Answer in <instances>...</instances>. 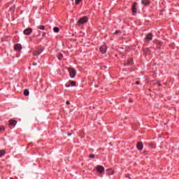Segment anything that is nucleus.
I'll list each match as a JSON object with an SVG mask.
<instances>
[{
  "instance_id": "nucleus-1",
  "label": "nucleus",
  "mask_w": 179,
  "mask_h": 179,
  "mask_svg": "<svg viewBox=\"0 0 179 179\" xmlns=\"http://www.w3.org/2000/svg\"><path fill=\"white\" fill-rule=\"evenodd\" d=\"M68 71L69 72L70 74V78L73 79L75 76H76V70L72 67L68 68Z\"/></svg>"
},
{
  "instance_id": "nucleus-2",
  "label": "nucleus",
  "mask_w": 179,
  "mask_h": 179,
  "mask_svg": "<svg viewBox=\"0 0 179 179\" xmlns=\"http://www.w3.org/2000/svg\"><path fill=\"white\" fill-rule=\"evenodd\" d=\"M94 170H96L100 174H103L104 173V167H103V166L98 165Z\"/></svg>"
},
{
  "instance_id": "nucleus-3",
  "label": "nucleus",
  "mask_w": 179,
  "mask_h": 179,
  "mask_svg": "<svg viewBox=\"0 0 179 179\" xmlns=\"http://www.w3.org/2000/svg\"><path fill=\"white\" fill-rule=\"evenodd\" d=\"M152 38L153 34L152 33H150L145 36V43H150V41H152Z\"/></svg>"
},
{
  "instance_id": "nucleus-4",
  "label": "nucleus",
  "mask_w": 179,
  "mask_h": 179,
  "mask_svg": "<svg viewBox=\"0 0 179 179\" xmlns=\"http://www.w3.org/2000/svg\"><path fill=\"white\" fill-rule=\"evenodd\" d=\"M78 24H85L87 23V17H83L78 21Z\"/></svg>"
},
{
  "instance_id": "nucleus-5",
  "label": "nucleus",
  "mask_w": 179,
  "mask_h": 179,
  "mask_svg": "<svg viewBox=\"0 0 179 179\" xmlns=\"http://www.w3.org/2000/svg\"><path fill=\"white\" fill-rule=\"evenodd\" d=\"M23 33L24 34H25V36H30V34L33 33V29L27 28L26 29L24 30Z\"/></svg>"
},
{
  "instance_id": "nucleus-6",
  "label": "nucleus",
  "mask_w": 179,
  "mask_h": 179,
  "mask_svg": "<svg viewBox=\"0 0 179 179\" xmlns=\"http://www.w3.org/2000/svg\"><path fill=\"white\" fill-rule=\"evenodd\" d=\"M100 52L101 54H106L107 52V46L106 45H103L100 48Z\"/></svg>"
},
{
  "instance_id": "nucleus-7",
  "label": "nucleus",
  "mask_w": 179,
  "mask_h": 179,
  "mask_svg": "<svg viewBox=\"0 0 179 179\" xmlns=\"http://www.w3.org/2000/svg\"><path fill=\"white\" fill-rule=\"evenodd\" d=\"M14 50H15V51H17L18 52L22 51V45L19 43L15 45Z\"/></svg>"
},
{
  "instance_id": "nucleus-8",
  "label": "nucleus",
  "mask_w": 179,
  "mask_h": 179,
  "mask_svg": "<svg viewBox=\"0 0 179 179\" xmlns=\"http://www.w3.org/2000/svg\"><path fill=\"white\" fill-rule=\"evenodd\" d=\"M137 149H138V150H142V149H143V143L141 142L137 143Z\"/></svg>"
},
{
  "instance_id": "nucleus-9",
  "label": "nucleus",
  "mask_w": 179,
  "mask_h": 179,
  "mask_svg": "<svg viewBox=\"0 0 179 179\" xmlns=\"http://www.w3.org/2000/svg\"><path fill=\"white\" fill-rule=\"evenodd\" d=\"M131 10H132L133 13H136V3H134L132 8H131Z\"/></svg>"
},
{
  "instance_id": "nucleus-10",
  "label": "nucleus",
  "mask_w": 179,
  "mask_h": 179,
  "mask_svg": "<svg viewBox=\"0 0 179 179\" xmlns=\"http://www.w3.org/2000/svg\"><path fill=\"white\" fill-rule=\"evenodd\" d=\"M41 52H43V50L41 49L37 50L34 52V55H40Z\"/></svg>"
},
{
  "instance_id": "nucleus-11",
  "label": "nucleus",
  "mask_w": 179,
  "mask_h": 179,
  "mask_svg": "<svg viewBox=\"0 0 179 179\" xmlns=\"http://www.w3.org/2000/svg\"><path fill=\"white\" fill-rule=\"evenodd\" d=\"M141 3L143 5L146 6V5H149V3H150V2L149 1V0H142Z\"/></svg>"
},
{
  "instance_id": "nucleus-12",
  "label": "nucleus",
  "mask_w": 179,
  "mask_h": 179,
  "mask_svg": "<svg viewBox=\"0 0 179 179\" xmlns=\"http://www.w3.org/2000/svg\"><path fill=\"white\" fill-rule=\"evenodd\" d=\"M17 122L15 120H10L9 125H12V127H15L16 125Z\"/></svg>"
},
{
  "instance_id": "nucleus-13",
  "label": "nucleus",
  "mask_w": 179,
  "mask_h": 179,
  "mask_svg": "<svg viewBox=\"0 0 179 179\" xmlns=\"http://www.w3.org/2000/svg\"><path fill=\"white\" fill-rule=\"evenodd\" d=\"M107 174H108V176H111V175L114 174V171H113V169H108Z\"/></svg>"
},
{
  "instance_id": "nucleus-14",
  "label": "nucleus",
  "mask_w": 179,
  "mask_h": 179,
  "mask_svg": "<svg viewBox=\"0 0 179 179\" xmlns=\"http://www.w3.org/2000/svg\"><path fill=\"white\" fill-rule=\"evenodd\" d=\"M40 30H45V27L44 25H39L37 27Z\"/></svg>"
},
{
  "instance_id": "nucleus-15",
  "label": "nucleus",
  "mask_w": 179,
  "mask_h": 179,
  "mask_svg": "<svg viewBox=\"0 0 179 179\" xmlns=\"http://www.w3.org/2000/svg\"><path fill=\"white\" fill-rule=\"evenodd\" d=\"M5 150H0V157H2V156H5Z\"/></svg>"
},
{
  "instance_id": "nucleus-16",
  "label": "nucleus",
  "mask_w": 179,
  "mask_h": 179,
  "mask_svg": "<svg viewBox=\"0 0 179 179\" xmlns=\"http://www.w3.org/2000/svg\"><path fill=\"white\" fill-rule=\"evenodd\" d=\"M53 31H55V33H59V28L55 27L53 28Z\"/></svg>"
},
{
  "instance_id": "nucleus-17",
  "label": "nucleus",
  "mask_w": 179,
  "mask_h": 179,
  "mask_svg": "<svg viewBox=\"0 0 179 179\" xmlns=\"http://www.w3.org/2000/svg\"><path fill=\"white\" fill-rule=\"evenodd\" d=\"M132 62H133L132 59H129L127 60V65H132Z\"/></svg>"
},
{
  "instance_id": "nucleus-18",
  "label": "nucleus",
  "mask_w": 179,
  "mask_h": 179,
  "mask_svg": "<svg viewBox=\"0 0 179 179\" xmlns=\"http://www.w3.org/2000/svg\"><path fill=\"white\" fill-rule=\"evenodd\" d=\"M5 131V126H0V132Z\"/></svg>"
},
{
  "instance_id": "nucleus-19",
  "label": "nucleus",
  "mask_w": 179,
  "mask_h": 179,
  "mask_svg": "<svg viewBox=\"0 0 179 179\" xmlns=\"http://www.w3.org/2000/svg\"><path fill=\"white\" fill-rule=\"evenodd\" d=\"M29 91H28V90H24V96H29Z\"/></svg>"
},
{
  "instance_id": "nucleus-20",
  "label": "nucleus",
  "mask_w": 179,
  "mask_h": 179,
  "mask_svg": "<svg viewBox=\"0 0 179 179\" xmlns=\"http://www.w3.org/2000/svg\"><path fill=\"white\" fill-rule=\"evenodd\" d=\"M82 2V0H76V4L79 5Z\"/></svg>"
},
{
  "instance_id": "nucleus-21",
  "label": "nucleus",
  "mask_w": 179,
  "mask_h": 179,
  "mask_svg": "<svg viewBox=\"0 0 179 179\" xmlns=\"http://www.w3.org/2000/svg\"><path fill=\"white\" fill-rule=\"evenodd\" d=\"M69 83L71 85V86H75L76 85V83L74 81H69Z\"/></svg>"
},
{
  "instance_id": "nucleus-22",
  "label": "nucleus",
  "mask_w": 179,
  "mask_h": 179,
  "mask_svg": "<svg viewBox=\"0 0 179 179\" xmlns=\"http://www.w3.org/2000/svg\"><path fill=\"white\" fill-rule=\"evenodd\" d=\"M62 54H59L57 57H58V59H62Z\"/></svg>"
},
{
  "instance_id": "nucleus-23",
  "label": "nucleus",
  "mask_w": 179,
  "mask_h": 179,
  "mask_svg": "<svg viewBox=\"0 0 179 179\" xmlns=\"http://www.w3.org/2000/svg\"><path fill=\"white\" fill-rule=\"evenodd\" d=\"M90 157L91 159H94V155H93V154L90 155Z\"/></svg>"
},
{
  "instance_id": "nucleus-24",
  "label": "nucleus",
  "mask_w": 179,
  "mask_h": 179,
  "mask_svg": "<svg viewBox=\"0 0 179 179\" xmlns=\"http://www.w3.org/2000/svg\"><path fill=\"white\" fill-rule=\"evenodd\" d=\"M66 104L67 106H69V104H71V102H69V101H67L66 102Z\"/></svg>"
},
{
  "instance_id": "nucleus-25",
  "label": "nucleus",
  "mask_w": 179,
  "mask_h": 179,
  "mask_svg": "<svg viewBox=\"0 0 179 179\" xmlns=\"http://www.w3.org/2000/svg\"><path fill=\"white\" fill-rule=\"evenodd\" d=\"M136 85H141V82L136 81Z\"/></svg>"
},
{
  "instance_id": "nucleus-26",
  "label": "nucleus",
  "mask_w": 179,
  "mask_h": 179,
  "mask_svg": "<svg viewBox=\"0 0 179 179\" xmlns=\"http://www.w3.org/2000/svg\"><path fill=\"white\" fill-rule=\"evenodd\" d=\"M118 33H120V30H117L115 33V34H118Z\"/></svg>"
},
{
  "instance_id": "nucleus-27",
  "label": "nucleus",
  "mask_w": 179,
  "mask_h": 179,
  "mask_svg": "<svg viewBox=\"0 0 179 179\" xmlns=\"http://www.w3.org/2000/svg\"><path fill=\"white\" fill-rule=\"evenodd\" d=\"M70 86L71 85H68V84L66 85V87H70Z\"/></svg>"
},
{
  "instance_id": "nucleus-28",
  "label": "nucleus",
  "mask_w": 179,
  "mask_h": 179,
  "mask_svg": "<svg viewBox=\"0 0 179 179\" xmlns=\"http://www.w3.org/2000/svg\"><path fill=\"white\" fill-rule=\"evenodd\" d=\"M129 103H134V101L132 99H130Z\"/></svg>"
},
{
  "instance_id": "nucleus-29",
  "label": "nucleus",
  "mask_w": 179,
  "mask_h": 179,
  "mask_svg": "<svg viewBox=\"0 0 179 179\" xmlns=\"http://www.w3.org/2000/svg\"><path fill=\"white\" fill-rule=\"evenodd\" d=\"M150 146L154 147L155 145H154L153 143H151V144H150Z\"/></svg>"
},
{
  "instance_id": "nucleus-30",
  "label": "nucleus",
  "mask_w": 179,
  "mask_h": 179,
  "mask_svg": "<svg viewBox=\"0 0 179 179\" xmlns=\"http://www.w3.org/2000/svg\"><path fill=\"white\" fill-rule=\"evenodd\" d=\"M158 85L162 86V84H160V83H158Z\"/></svg>"
},
{
  "instance_id": "nucleus-31",
  "label": "nucleus",
  "mask_w": 179,
  "mask_h": 179,
  "mask_svg": "<svg viewBox=\"0 0 179 179\" xmlns=\"http://www.w3.org/2000/svg\"><path fill=\"white\" fill-rule=\"evenodd\" d=\"M68 136H71V134H68Z\"/></svg>"
},
{
  "instance_id": "nucleus-32",
  "label": "nucleus",
  "mask_w": 179,
  "mask_h": 179,
  "mask_svg": "<svg viewBox=\"0 0 179 179\" xmlns=\"http://www.w3.org/2000/svg\"><path fill=\"white\" fill-rule=\"evenodd\" d=\"M40 34H40V33H38V34L37 36H40Z\"/></svg>"
},
{
  "instance_id": "nucleus-33",
  "label": "nucleus",
  "mask_w": 179,
  "mask_h": 179,
  "mask_svg": "<svg viewBox=\"0 0 179 179\" xmlns=\"http://www.w3.org/2000/svg\"><path fill=\"white\" fill-rule=\"evenodd\" d=\"M71 1H73V0H71Z\"/></svg>"
}]
</instances>
